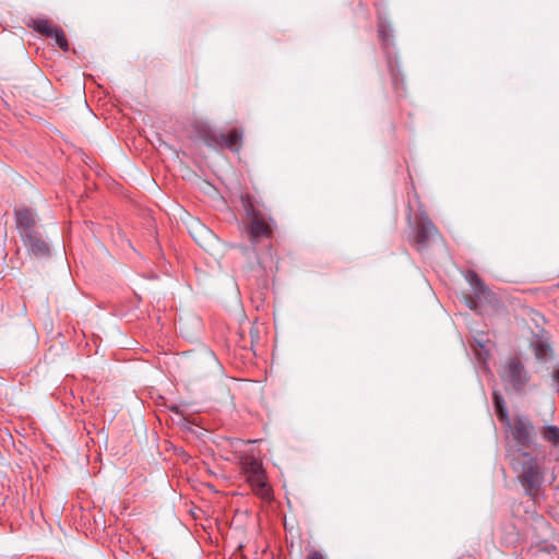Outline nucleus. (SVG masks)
I'll use <instances>...</instances> for the list:
<instances>
[{"mask_svg": "<svg viewBox=\"0 0 559 559\" xmlns=\"http://www.w3.org/2000/svg\"><path fill=\"white\" fill-rule=\"evenodd\" d=\"M514 468L519 471V479L530 497H535L543 483V471L537 456L516 449L509 453Z\"/></svg>", "mask_w": 559, "mask_h": 559, "instance_id": "1", "label": "nucleus"}, {"mask_svg": "<svg viewBox=\"0 0 559 559\" xmlns=\"http://www.w3.org/2000/svg\"><path fill=\"white\" fill-rule=\"evenodd\" d=\"M197 136L211 147H227L233 152H238L240 148L242 132L238 129H233L228 134L217 133L209 122L197 120L192 124Z\"/></svg>", "mask_w": 559, "mask_h": 559, "instance_id": "2", "label": "nucleus"}, {"mask_svg": "<svg viewBox=\"0 0 559 559\" xmlns=\"http://www.w3.org/2000/svg\"><path fill=\"white\" fill-rule=\"evenodd\" d=\"M501 379L514 392L522 393L525 391L531 377L522 360L519 357H511L501 372Z\"/></svg>", "mask_w": 559, "mask_h": 559, "instance_id": "3", "label": "nucleus"}, {"mask_svg": "<svg viewBox=\"0 0 559 559\" xmlns=\"http://www.w3.org/2000/svg\"><path fill=\"white\" fill-rule=\"evenodd\" d=\"M507 432H509L519 449L523 450L534 443L535 433L532 421L525 416H516L512 421L509 420Z\"/></svg>", "mask_w": 559, "mask_h": 559, "instance_id": "4", "label": "nucleus"}, {"mask_svg": "<svg viewBox=\"0 0 559 559\" xmlns=\"http://www.w3.org/2000/svg\"><path fill=\"white\" fill-rule=\"evenodd\" d=\"M438 237L439 231L435 224L425 213H421L414 230V242L417 245L418 250L427 248Z\"/></svg>", "mask_w": 559, "mask_h": 559, "instance_id": "5", "label": "nucleus"}, {"mask_svg": "<svg viewBox=\"0 0 559 559\" xmlns=\"http://www.w3.org/2000/svg\"><path fill=\"white\" fill-rule=\"evenodd\" d=\"M14 219L21 239L40 229L37 225V214L31 207L24 206L15 209Z\"/></svg>", "mask_w": 559, "mask_h": 559, "instance_id": "6", "label": "nucleus"}, {"mask_svg": "<svg viewBox=\"0 0 559 559\" xmlns=\"http://www.w3.org/2000/svg\"><path fill=\"white\" fill-rule=\"evenodd\" d=\"M23 245L27 252L36 259H49L51 249L49 242L46 240L43 231L39 229L26 237L22 238Z\"/></svg>", "mask_w": 559, "mask_h": 559, "instance_id": "7", "label": "nucleus"}, {"mask_svg": "<svg viewBox=\"0 0 559 559\" xmlns=\"http://www.w3.org/2000/svg\"><path fill=\"white\" fill-rule=\"evenodd\" d=\"M250 239L255 242L260 238H269L272 235L270 225L260 215L254 214L249 224Z\"/></svg>", "mask_w": 559, "mask_h": 559, "instance_id": "8", "label": "nucleus"}, {"mask_svg": "<svg viewBox=\"0 0 559 559\" xmlns=\"http://www.w3.org/2000/svg\"><path fill=\"white\" fill-rule=\"evenodd\" d=\"M378 34L384 49H386V53L389 55V48L393 46L394 43L393 28L391 24L388 21L380 19L378 23Z\"/></svg>", "mask_w": 559, "mask_h": 559, "instance_id": "9", "label": "nucleus"}, {"mask_svg": "<svg viewBox=\"0 0 559 559\" xmlns=\"http://www.w3.org/2000/svg\"><path fill=\"white\" fill-rule=\"evenodd\" d=\"M493 406L499 420L502 424H509L510 417L503 396L500 392L493 391L492 393Z\"/></svg>", "mask_w": 559, "mask_h": 559, "instance_id": "10", "label": "nucleus"}, {"mask_svg": "<svg viewBox=\"0 0 559 559\" xmlns=\"http://www.w3.org/2000/svg\"><path fill=\"white\" fill-rule=\"evenodd\" d=\"M242 469L248 475V478L252 477L253 475H260V473L263 472L262 469V463L260 459L255 456H246L241 461Z\"/></svg>", "mask_w": 559, "mask_h": 559, "instance_id": "11", "label": "nucleus"}, {"mask_svg": "<svg viewBox=\"0 0 559 559\" xmlns=\"http://www.w3.org/2000/svg\"><path fill=\"white\" fill-rule=\"evenodd\" d=\"M248 481L251 484L257 493L263 498L270 497V488L264 479L263 472L260 473V475H253L252 477L248 478Z\"/></svg>", "mask_w": 559, "mask_h": 559, "instance_id": "12", "label": "nucleus"}, {"mask_svg": "<svg viewBox=\"0 0 559 559\" xmlns=\"http://www.w3.org/2000/svg\"><path fill=\"white\" fill-rule=\"evenodd\" d=\"M468 283L474 288V293L477 297L484 296L488 290L481 278L473 271H469L466 276Z\"/></svg>", "mask_w": 559, "mask_h": 559, "instance_id": "13", "label": "nucleus"}, {"mask_svg": "<svg viewBox=\"0 0 559 559\" xmlns=\"http://www.w3.org/2000/svg\"><path fill=\"white\" fill-rule=\"evenodd\" d=\"M534 355L537 360H546L551 353L550 345L545 341H537L533 344Z\"/></svg>", "mask_w": 559, "mask_h": 559, "instance_id": "14", "label": "nucleus"}, {"mask_svg": "<svg viewBox=\"0 0 559 559\" xmlns=\"http://www.w3.org/2000/svg\"><path fill=\"white\" fill-rule=\"evenodd\" d=\"M543 439L550 442L554 447H559V428L555 425L544 427Z\"/></svg>", "mask_w": 559, "mask_h": 559, "instance_id": "15", "label": "nucleus"}, {"mask_svg": "<svg viewBox=\"0 0 559 559\" xmlns=\"http://www.w3.org/2000/svg\"><path fill=\"white\" fill-rule=\"evenodd\" d=\"M56 26H51L47 20H35L34 29L47 37H50Z\"/></svg>", "mask_w": 559, "mask_h": 559, "instance_id": "16", "label": "nucleus"}, {"mask_svg": "<svg viewBox=\"0 0 559 559\" xmlns=\"http://www.w3.org/2000/svg\"><path fill=\"white\" fill-rule=\"evenodd\" d=\"M50 38H53L56 40L57 46L63 51L69 50L68 40L64 37L63 31L59 26H56L52 34L50 35Z\"/></svg>", "mask_w": 559, "mask_h": 559, "instance_id": "17", "label": "nucleus"}, {"mask_svg": "<svg viewBox=\"0 0 559 559\" xmlns=\"http://www.w3.org/2000/svg\"><path fill=\"white\" fill-rule=\"evenodd\" d=\"M475 342L480 348H485L488 338L486 337L485 334H479L477 337H475Z\"/></svg>", "mask_w": 559, "mask_h": 559, "instance_id": "18", "label": "nucleus"}, {"mask_svg": "<svg viewBox=\"0 0 559 559\" xmlns=\"http://www.w3.org/2000/svg\"><path fill=\"white\" fill-rule=\"evenodd\" d=\"M551 378L554 382L557 384V390H559V367L552 371Z\"/></svg>", "mask_w": 559, "mask_h": 559, "instance_id": "19", "label": "nucleus"}, {"mask_svg": "<svg viewBox=\"0 0 559 559\" xmlns=\"http://www.w3.org/2000/svg\"><path fill=\"white\" fill-rule=\"evenodd\" d=\"M307 559H323V556L319 551H311Z\"/></svg>", "mask_w": 559, "mask_h": 559, "instance_id": "20", "label": "nucleus"}, {"mask_svg": "<svg viewBox=\"0 0 559 559\" xmlns=\"http://www.w3.org/2000/svg\"><path fill=\"white\" fill-rule=\"evenodd\" d=\"M169 409L175 413V414H178L180 415L181 414V411H180V405H171L169 406Z\"/></svg>", "mask_w": 559, "mask_h": 559, "instance_id": "21", "label": "nucleus"}, {"mask_svg": "<svg viewBox=\"0 0 559 559\" xmlns=\"http://www.w3.org/2000/svg\"><path fill=\"white\" fill-rule=\"evenodd\" d=\"M467 305L471 309H473L476 306V304L473 300H471Z\"/></svg>", "mask_w": 559, "mask_h": 559, "instance_id": "22", "label": "nucleus"}]
</instances>
